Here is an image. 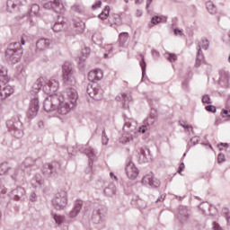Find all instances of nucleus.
<instances>
[{"instance_id":"f257e3e1","label":"nucleus","mask_w":230,"mask_h":230,"mask_svg":"<svg viewBox=\"0 0 230 230\" xmlns=\"http://www.w3.org/2000/svg\"><path fill=\"white\" fill-rule=\"evenodd\" d=\"M62 78L63 84L67 87L66 90V96L69 100L68 102H62V99L59 97V103L57 107V111L61 116H66L69 114L72 109L76 107V102H78V93L75 89V84H76V79L75 78V65L69 61H66L62 66Z\"/></svg>"},{"instance_id":"f03ea898","label":"nucleus","mask_w":230,"mask_h":230,"mask_svg":"<svg viewBox=\"0 0 230 230\" xmlns=\"http://www.w3.org/2000/svg\"><path fill=\"white\" fill-rule=\"evenodd\" d=\"M103 78V71L102 69L92 70L88 73V80L92 82L86 88V93L93 100H102L103 98V89L96 82H100Z\"/></svg>"},{"instance_id":"7ed1b4c3","label":"nucleus","mask_w":230,"mask_h":230,"mask_svg":"<svg viewBox=\"0 0 230 230\" xmlns=\"http://www.w3.org/2000/svg\"><path fill=\"white\" fill-rule=\"evenodd\" d=\"M35 163V160L32 158H26L16 170H13L14 174H12L13 181H19V179L22 177V173L31 175L32 170H37Z\"/></svg>"},{"instance_id":"20e7f679","label":"nucleus","mask_w":230,"mask_h":230,"mask_svg":"<svg viewBox=\"0 0 230 230\" xmlns=\"http://www.w3.org/2000/svg\"><path fill=\"white\" fill-rule=\"evenodd\" d=\"M22 57V48L20 42H13L9 44L5 50V58L9 64H17Z\"/></svg>"},{"instance_id":"39448f33","label":"nucleus","mask_w":230,"mask_h":230,"mask_svg":"<svg viewBox=\"0 0 230 230\" xmlns=\"http://www.w3.org/2000/svg\"><path fill=\"white\" fill-rule=\"evenodd\" d=\"M6 128L12 136L17 139H21V137L24 136V131L22 130V122H21V119H19V117H14L7 120Z\"/></svg>"},{"instance_id":"423d86ee","label":"nucleus","mask_w":230,"mask_h":230,"mask_svg":"<svg viewBox=\"0 0 230 230\" xmlns=\"http://www.w3.org/2000/svg\"><path fill=\"white\" fill-rule=\"evenodd\" d=\"M209 49V40L207 38H202L200 41L198 43L197 47V55H196V61H195V67H200L204 63V53H202V49L208 51Z\"/></svg>"},{"instance_id":"0eeeda50","label":"nucleus","mask_w":230,"mask_h":230,"mask_svg":"<svg viewBox=\"0 0 230 230\" xmlns=\"http://www.w3.org/2000/svg\"><path fill=\"white\" fill-rule=\"evenodd\" d=\"M60 163L52 162L50 164H45L41 169V172L44 176L48 178L57 177L58 175V172H60Z\"/></svg>"},{"instance_id":"6e6552de","label":"nucleus","mask_w":230,"mask_h":230,"mask_svg":"<svg viewBox=\"0 0 230 230\" xmlns=\"http://www.w3.org/2000/svg\"><path fill=\"white\" fill-rule=\"evenodd\" d=\"M52 206L58 211H60L67 206V192L60 190L58 192L52 199Z\"/></svg>"},{"instance_id":"1a4fd4ad","label":"nucleus","mask_w":230,"mask_h":230,"mask_svg":"<svg viewBox=\"0 0 230 230\" xmlns=\"http://www.w3.org/2000/svg\"><path fill=\"white\" fill-rule=\"evenodd\" d=\"M192 215L193 212L190 207L183 205L179 206L177 219L179 220L180 224H181V226L188 224Z\"/></svg>"},{"instance_id":"9d476101","label":"nucleus","mask_w":230,"mask_h":230,"mask_svg":"<svg viewBox=\"0 0 230 230\" xmlns=\"http://www.w3.org/2000/svg\"><path fill=\"white\" fill-rule=\"evenodd\" d=\"M60 103V97L58 94L46 97L43 102V108L46 112H53L57 111L58 104Z\"/></svg>"},{"instance_id":"9b49d317","label":"nucleus","mask_w":230,"mask_h":230,"mask_svg":"<svg viewBox=\"0 0 230 230\" xmlns=\"http://www.w3.org/2000/svg\"><path fill=\"white\" fill-rule=\"evenodd\" d=\"M107 217V207L103 205L96 206L92 214V220L93 224H102Z\"/></svg>"},{"instance_id":"f8f14e48","label":"nucleus","mask_w":230,"mask_h":230,"mask_svg":"<svg viewBox=\"0 0 230 230\" xmlns=\"http://www.w3.org/2000/svg\"><path fill=\"white\" fill-rule=\"evenodd\" d=\"M79 152L87 155L89 162L88 168L85 172L86 173H91V172H93V164L96 161V151H94L93 147H79Z\"/></svg>"},{"instance_id":"ddd939ff","label":"nucleus","mask_w":230,"mask_h":230,"mask_svg":"<svg viewBox=\"0 0 230 230\" xmlns=\"http://www.w3.org/2000/svg\"><path fill=\"white\" fill-rule=\"evenodd\" d=\"M124 118V126L122 130L128 134L127 141H132V133L136 134V122L132 121V119L123 115Z\"/></svg>"},{"instance_id":"4468645a","label":"nucleus","mask_w":230,"mask_h":230,"mask_svg":"<svg viewBox=\"0 0 230 230\" xmlns=\"http://www.w3.org/2000/svg\"><path fill=\"white\" fill-rule=\"evenodd\" d=\"M40 109V106L39 104V97L35 96L34 98L31 99L29 110L27 111V118H29V119H33V118H37Z\"/></svg>"},{"instance_id":"2eb2a0df","label":"nucleus","mask_w":230,"mask_h":230,"mask_svg":"<svg viewBox=\"0 0 230 230\" xmlns=\"http://www.w3.org/2000/svg\"><path fill=\"white\" fill-rule=\"evenodd\" d=\"M43 8L45 10H54L56 13H64L66 12V8L64 7V4L60 0H54L53 2H48L43 4Z\"/></svg>"},{"instance_id":"dca6fc26","label":"nucleus","mask_w":230,"mask_h":230,"mask_svg":"<svg viewBox=\"0 0 230 230\" xmlns=\"http://www.w3.org/2000/svg\"><path fill=\"white\" fill-rule=\"evenodd\" d=\"M57 91H58V81L55 79H50L47 83L45 81V84L43 86V93H45V94H49V96H54Z\"/></svg>"},{"instance_id":"f3484780","label":"nucleus","mask_w":230,"mask_h":230,"mask_svg":"<svg viewBox=\"0 0 230 230\" xmlns=\"http://www.w3.org/2000/svg\"><path fill=\"white\" fill-rule=\"evenodd\" d=\"M126 173L131 181H136L137 179V175H139V170L136 167V164L129 161L126 165Z\"/></svg>"},{"instance_id":"a211bd4d","label":"nucleus","mask_w":230,"mask_h":230,"mask_svg":"<svg viewBox=\"0 0 230 230\" xmlns=\"http://www.w3.org/2000/svg\"><path fill=\"white\" fill-rule=\"evenodd\" d=\"M142 184L144 186H150V188H159L161 186V181L154 178L153 174H146L142 179Z\"/></svg>"},{"instance_id":"6ab92c4d","label":"nucleus","mask_w":230,"mask_h":230,"mask_svg":"<svg viewBox=\"0 0 230 230\" xmlns=\"http://www.w3.org/2000/svg\"><path fill=\"white\" fill-rule=\"evenodd\" d=\"M137 158L139 164H143V163H148L152 161V155H150V149H139L137 154Z\"/></svg>"},{"instance_id":"aec40b11","label":"nucleus","mask_w":230,"mask_h":230,"mask_svg":"<svg viewBox=\"0 0 230 230\" xmlns=\"http://www.w3.org/2000/svg\"><path fill=\"white\" fill-rule=\"evenodd\" d=\"M12 195L14 200H24L26 199V190L22 187H17L12 190Z\"/></svg>"},{"instance_id":"412c9836","label":"nucleus","mask_w":230,"mask_h":230,"mask_svg":"<svg viewBox=\"0 0 230 230\" xmlns=\"http://www.w3.org/2000/svg\"><path fill=\"white\" fill-rule=\"evenodd\" d=\"M50 45L51 41L49 39L41 38L36 43V49L37 51H45V49H48Z\"/></svg>"},{"instance_id":"4be33fe9","label":"nucleus","mask_w":230,"mask_h":230,"mask_svg":"<svg viewBox=\"0 0 230 230\" xmlns=\"http://www.w3.org/2000/svg\"><path fill=\"white\" fill-rule=\"evenodd\" d=\"M83 206H84L83 200H76L74 205V208L69 213L70 218H75V217H78V215L80 214V211H82Z\"/></svg>"},{"instance_id":"5701e85b","label":"nucleus","mask_w":230,"mask_h":230,"mask_svg":"<svg viewBox=\"0 0 230 230\" xmlns=\"http://www.w3.org/2000/svg\"><path fill=\"white\" fill-rule=\"evenodd\" d=\"M220 75H221V77L219 79V85L221 87H224L225 89L229 88V79H230L229 72L220 71Z\"/></svg>"},{"instance_id":"b1692460","label":"nucleus","mask_w":230,"mask_h":230,"mask_svg":"<svg viewBox=\"0 0 230 230\" xmlns=\"http://www.w3.org/2000/svg\"><path fill=\"white\" fill-rule=\"evenodd\" d=\"M13 87L10 85L4 86L3 89L0 90V102H3V100H6L8 96H12L13 94Z\"/></svg>"},{"instance_id":"393cba45","label":"nucleus","mask_w":230,"mask_h":230,"mask_svg":"<svg viewBox=\"0 0 230 230\" xmlns=\"http://www.w3.org/2000/svg\"><path fill=\"white\" fill-rule=\"evenodd\" d=\"M45 81L44 78L40 77L36 80V82L32 85V90L31 91V94H37L39 91L44 89Z\"/></svg>"},{"instance_id":"a878e982","label":"nucleus","mask_w":230,"mask_h":230,"mask_svg":"<svg viewBox=\"0 0 230 230\" xmlns=\"http://www.w3.org/2000/svg\"><path fill=\"white\" fill-rule=\"evenodd\" d=\"M13 170L17 169H12L8 167V163L6 162H4L0 164V175H6V173H10L12 177V175H15V172Z\"/></svg>"},{"instance_id":"bb28decb","label":"nucleus","mask_w":230,"mask_h":230,"mask_svg":"<svg viewBox=\"0 0 230 230\" xmlns=\"http://www.w3.org/2000/svg\"><path fill=\"white\" fill-rule=\"evenodd\" d=\"M6 6L7 12L13 13V12H15L19 7V0H7Z\"/></svg>"},{"instance_id":"cd10ccee","label":"nucleus","mask_w":230,"mask_h":230,"mask_svg":"<svg viewBox=\"0 0 230 230\" xmlns=\"http://www.w3.org/2000/svg\"><path fill=\"white\" fill-rule=\"evenodd\" d=\"M64 28V17L62 15H58V22L52 27L53 31L58 32L62 31Z\"/></svg>"},{"instance_id":"c85d7f7f","label":"nucleus","mask_w":230,"mask_h":230,"mask_svg":"<svg viewBox=\"0 0 230 230\" xmlns=\"http://www.w3.org/2000/svg\"><path fill=\"white\" fill-rule=\"evenodd\" d=\"M122 105L124 109L130 107V102H132V95L130 93H121Z\"/></svg>"},{"instance_id":"c756f323","label":"nucleus","mask_w":230,"mask_h":230,"mask_svg":"<svg viewBox=\"0 0 230 230\" xmlns=\"http://www.w3.org/2000/svg\"><path fill=\"white\" fill-rule=\"evenodd\" d=\"M168 21V17L164 15H155L151 18V24L155 26V24H161L163 22H166Z\"/></svg>"},{"instance_id":"7c9ffc66","label":"nucleus","mask_w":230,"mask_h":230,"mask_svg":"<svg viewBox=\"0 0 230 230\" xmlns=\"http://www.w3.org/2000/svg\"><path fill=\"white\" fill-rule=\"evenodd\" d=\"M89 55H91V49L89 47H85L82 50V57L77 58L78 64H84Z\"/></svg>"},{"instance_id":"2f4dec72","label":"nucleus","mask_w":230,"mask_h":230,"mask_svg":"<svg viewBox=\"0 0 230 230\" xmlns=\"http://www.w3.org/2000/svg\"><path fill=\"white\" fill-rule=\"evenodd\" d=\"M103 192L107 197L116 195V185L114 183H110L109 186L104 189Z\"/></svg>"},{"instance_id":"473e14b6","label":"nucleus","mask_w":230,"mask_h":230,"mask_svg":"<svg viewBox=\"0 0 230 230\" xmlns=\"http://www.w3.org/2000/svg\"><path fill=\"white\" fill-rule=\"evenodd\" d=\"M53 220L56 222L58 226H62L64 222H66V217L57 214L55 212L51 213Z\"/></svg>"},{"instance_id":"72a5a7b5","label":"nucleus","mask_w":230,"mask_h":230,"mask_svg":"<svg viewBox=\"0 0 230 230\" xmlns=\"http://www.w3.org/2000/svg\"><path fill=\"white\" fill-rule=\"evenodd\" d=\"M127 40H128V32H121L119 35V42L120 48H123V46H125V44L127 43Z\"/></svg>"},{"instance_id":"f704fd0d","label":"nucleus","mask_w":230,"mask_h":230,"mask_svg":"<svg viewBox=\"0 0 230 230\" xmlns=\"http://www.w3.org/2000/svg\"><path fill=\"white\" fill-rule=\"evenodd\" d=\"M39 12H40V6L37 4H33L31 6V11H30V17H39Z\"/></svg>"},{"instance_id":"c9c22d12","label":"nucleus","mask_w":230,"mask_h":230,"mask_svg":"<svg viewBox=\"0 0 230 230\" xmlns=\"http://www.w3.org/2000/svg\"><path fill=\"white\" fill-rule=\"evenodd\" d=\"M31 184L32 188H40L42 186V180L40 179V175H36L35 178L31 180Z\"/></svg>"},{"instance_id":"e433bc0d","label":"nucleus","mask_w":230,"mask_h":230,"mask_svg":"<svg viewBox=\"0 0 230 230\" xmlns=\"http://www.w3.org/2000/svg\"><path fill=\"white\" fill-rule=\"evenodd\" d=\"M206 8L211 15H215V13H217V6L211 1L206 3Z\"/></svg>"},{"instance_id":"4c0bfd02","label":"nucleus","mask_w":230,"mask_h":230,"mask_svg":"<svg viewBox=\"0 0 230 230\" xmlns=\"http://www.w3.org/2000/svg\"><path fill=\"white\" fill-rule=\"evenodd\" d=\"M141 60L139 62L140 67L142 69V76L145 78L146 75V61H145V56L143 54H140Z\"/></svg>"},{"instance_id":"58836bf2","label":"nucleus","mask_w":230,"mask_h":230,"mask_svg":"<svg viewBox=\"0 0 230 230\" xmlns=\"http://www.w3.org/2000/svg\"><path fill=\"white\" fill-rule=\"evenodd\" d=\"M150 107H151V112L149 114V118H154L155 119H157L158 114H157V109L154 107V104L152 103V101L149 102Z\"/></svg>"},{"instance_id":"ea45409f","label":"nucleus","mask_w":230,"mask_h":230,"mask_svg":"<svg viewBox=\"0 0 230 230\" xmlns=\"http://www.w3.org/2000/svg\"><path fill=\"white\" fill-rule=\"evenodd\" d=\"M156 120L157 119H154L153 117H147L144 123L148 127V128H152Z\"/></svg>"},{"instance_id":"a19ab883","label":"nucleus","mask_w":230,"mask_h":230,"mask_svg":"<svg viewBox=\"0 0 230 230\" xmlns=\"http://www.w3.org/2000/svg\"><path fill=\"white\" fill-rule=\"evenodd\" d=\"M164 57L169 62H175V60H177V55L173 53H167Z\"/></svg>"},{"instance_id":"79ce46f5","label":"nucleus","mask_w":230,"mask_h":230,"mask_svg":"<svg viewBox=\"0 0 230 230\" xmlns=\"http://www.w3.org/2000/svg\"><path fill=\"white\" fill-rule=\"evenodd\" d=\"M75 28H79V32L84 33V31L85 30V22H75Z\"/></svg>"},{"instance_id":"37998d69","label":"nucleus","mask_w":230,"mask_h":230,"mask_svg":"<svg viewBox=\"0 0 230 230\" xmlns=\"http://www.w3.org/2000/svg\"><path fill=\"white\" fill-rule=\"evenodd\" d=\"M199 209L202 211H206V209H208V211H211V205H209L208 202H202L199 205Z\"/></svg>"},{"instance_id":"c03bdc74","label":"nucleus","mask_w":230,"mask_h":230,"mask_svg":"<svg viewBox=\"0 0 230 230\" xmlns=\"http://www.w3.org/2000/svg\"><path fill=\"white\" fill-rule=\"evenodd\" d=\"M102 145H109V137H107L105 128L102 129Z\"/></svg>"},{"instance_id":"a18cd8bd","label":"nucleus","mask_w":230,"mask_h":230,"mask_svg":"<svg viewBox=\"0 0 230 230\" xmlns=\"http://www.w3.org/2000/svg\"><path fill=\"white\" fill-rule=\"evenodd\" d=\"M113 22L117 26L121 25V16L119 14H113Z\"/></svg>"},{"instance_id":"49530a36","label":"nucleus","mask_w":230,"mask_h":230,"mask_svg":"<svg viewBox=\"0 0 230 230\" xmlns=\"http://www.w3.org/2000/svg\"><path fill=\"white\" fill-rule=\"evenodd\" d=\"M205 109L208 112H212V114H215L217 112V106L215 105H207Z\"/></svg>"},{"instance_id":"de8ad7c7","label":"nucleus","mask_w":230,"mask_h":230,"mask_svg":"<svg viewBox=\"0 0 230 230\" xmlns=\"http://www.w3.org/2000/svg\"><path fill=\"white\" fill-rule=\"evenodd\" d=\"M201 102L202 103L209 104L211 103V98L209 97L208 94H204L201 98Z\"/></svg>"},{"instance_id":"09e8293b","label":"nucleus","mask_w":230,"mask_h":230,"mask_svg":"<svg viewBox=\"0 0 230 230\" xmlns=\"http://www.w3.org/2000/svg\"><path fill=\"white\" fill-rule=\"evenodd\" d=\"M217 163L218 164H222V163H226V155L222 153L217 155Z\"/></svg>"},{"instance_id":"8fccbe9b","label":"nucleus","mask_w":230,"mask_h":230,"mask_svg":"<svg viewBox=\"0 0 230 230\" xmlns=\"http://www.w3.org/2000/svg\"><path fill=\"white\" fill-rule=\"evenodd\" d=\"M148 128L145 123L144 125H142L141 127L138 128V132H140V134H145V132H146V130H148Z\"/></svg>"},{"instance_id":"3c124183","label":"nucleus","mask_w":230,"mask_h":230,"mask_svg":"<svg viewBox=\"0 0 230 230\" xmlns=\"http://www.w3.org/2000/svg\"><path fill=\"white\" fill-rule=\"evenodd\" d=\"M7 75L6 68L0 65V77H4Z\"/></svg>"},{"instance_id":"603ef678","label":"nucleus","mask_w":230,"mask_h":230,"mask_svg":"<svg viewBox=\"0 0 230 230\" xmlns=\"http://www.w3.org/2000/svg\"><path fill=\"white\" fill-rule=\"evenodd\" d=\"M222 118H230V111L224 109L221 112Z\"/></svg>"},{"instance_id":"864d4df0","label":"nucleus","mask_w":230,"mask_h":230,"mask_svg":"<svg viewBox=\"0 0 230 230\" xmlns=\"http://www.w3.org/2000/svg\"><path fill=\"white\" fill-rule=\"evenodd\" d=\"M173 33L174 35H179L180 37H183L184 32H182V30L179 29V28H175L173 30Z\"/></svg>"},{"instance_id":"5fc2aeb1","label":"nucleus","mask_w":230,"mask_h":230,"mask_svg":"<svg viewBox=\"0 0 230 230\" xmlns=\"http://www.w3.org/2000/svg\"><path fill=\"white\" fill-rule=\"evenodd\" d=\"M93 10H97V8H102V0H98L95 4L92 6Z\"/></svg>"},{"instance_id":"6e6d98bb","label":"nucleus","mask_w":230,"mask_h":230,"mask_svg":"<svg viewBox=\"0 0 230 230\" xmlns=\"http://www.w3.org/2000/svg\"><path fill=\"white\" fill-rule=\"evenodd\" d=\"M107 17H109V13H101L98 15V18L101 19V21H105L107 19Z\"/></svg>"},{"instance_id":"4d7b16f0","label":"nucleus","mask_w":230,"mask_h":230,"mask_svg":"<svg viewBox=\"0 0 230 230\" xmlns=\"http://www.w3.org/2000/svg\"><path fill=\"white\" fill-rule=\"evenodd\" d=\"M182 128H184L185 130H188V132H190V130H191V132H193V126H190L188 124L185 125H181Z\"/></svg>"},{"instance_id":"13d9d810","label":"nucleus","mask_w":230,"mask_h":230,"mask_svg":"<svg viewBox=\"0 0 230 230\" xmlns=\"http://www.w3.org/2000/svg\"><path fill=\"white\" fill-rule=\"evenodd\" d=\"M30 200L31 202H35V200H37V194H35V192L30 194Z\"/></svg>"},{"instance_id":"bf43d9fd","label":"nucleus","mask_w":230,"mask_h":230,"mask_svg":"<svg viewBox=\"0 0 230 230\" xmlns=\"http://www.w3.org/2000/svg\"><path fill=\"white\" fill-rule=\"evenodd\" d=\"M199 137H194L192 138H190V143L193 145V146H195V145H197V143H199Z\"/></svg>"},{"instance_id":"052dcab7","label":"nucleus","mask_w":230,"mask_h":230,"mask_svg":"<svg viewBox=\"0 0 230 230\" xmlns=\"http://www.w3.org/2000/svg\"><path fill=\"white\" fill-rule=\"evenodd\" d=\"M110 12H111V6L106 5L101 13H108L109 15Z\"/></svg>"},{"instance_id":"680f3d73","label":"nucleus","mask_w":230,"mask_h":230,"mask_svg":"<svg viewBox=\"0 0 230 230\" xmlns=\"http://www.w3.org/2000/svg\"><path fill=\"white\" fill-rule=\"evenodd\" d=\"M181 87H182V89H184V91H188V80H184L182 82Z\"/></svg>"},{"instance_id":"e2e57ef3","label":"nucleus","mask_w":230,"mask_h":230,"mask_svg":"<svg viewBox=\"0 0 230 230\" xmlns=\"http://www.w3.org/2000/svg\"><path fill=\"white\" fill-rule=\"evenodd\" d=\"M152 55L154 57V58H159V51L155 50V49H153L152 50Z\"/></svg>"},{"instance_id":"0e129e2a","label":"nucleus","mask_w":230,"mask_h":230,"mask_svg":"<svg viewBox=\"0 0 230 230\" xmlns=\"http://www.w3.org/2000/svg\"><path fill=\"white\" fill-rule=\"evenodd\" d=\"M182 170H184V163H181V164L178 167V173H182Z\"/></svg>"},{"instance_id":"69168bd1","label":"nucleus","mask_w":230,"mask_h":230,"mask_svg":"<svg viewBox=\"0 0 230 230\" xmlns=\"http://www.w3.org/2000/svg\"><path fill=\"white\" fill-rule=\"evenodd\" d=\"M222 213L225 215V217H229V208H223Z\"/></svg>"},{"instance_id":"338daca9","label":"nucleus","mask_w":230,"mask_h":230,"mask_svg":"<svg viewBox=\"0 0 230 230\" xmlns=\"http://www.w3.org/2000/svg\"><path fill=\"white\" fill-rule=\"evenodd\" d=\"M214 230H222V227H220V225H218V223L214 222Z\"/></svg>"},{"instance_id":"774afa93","label":"nucleus","mask_w":230,"mask_h":230,"mask_svg":"<svg viewBox=\"0 0 230 230\" xmlns=\"http://www.w3.org/2000/svg\"><path fill=\"white\" fill-rule=\"evenodd\" d=\"M166 196H164V195H161V197H159L156 200H155V202H163L164 200V198H165Z\"/></svg>"}]
</instances>
